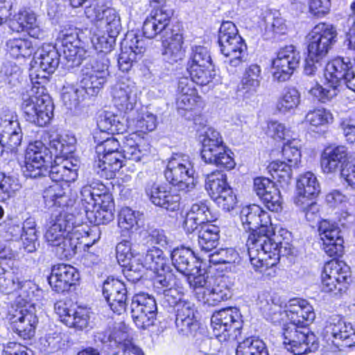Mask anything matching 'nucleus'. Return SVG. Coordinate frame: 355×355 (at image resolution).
Here are the masks:
<instances>
[{
  "instance_id": "nucleus-1",
  "label": "nucleus",
  "mask_w": 355,
  "mask_h": 355,
  "mask_svg": "<svg viewBox=\"0 0 355 355\" xmlns=\"http://www.w3.org/2000/svg\"><path fill=\"white\" fill-rule=\"evenodd\" d=\"M241 221L246 230L252 231L247 245L251 264L255 270L265 272L276 266L281 256L292 252L288 243H282L274 232L270 216L255 204L243 207Z\"/></svg>"
},
{
  "instance_id": "nucleus-2",
  "label": "nucleus",
  "mask_w": 355,
  "mask_h": 355,
  "mask_svg": "<svg viewBox=\"0 0 355 355\" xmlns=\"http://www.w3.org/2000/svg\"><path fill=\"white\" fill-rule=\"evenodd\" d=\"M60 57L55 46L47 44L35 52L31 61L29 76L33 87L23 94L21 109L28 121L40 127L49 123L53 116V103L45 94L44 84L58 68Z\"/></svg>"
},
{
  "instance_id": "nucleus-3",
  "label": "nucleus",
  "mask_w": 355,
  "mask_h": 355,
  "mask_svg": "<svg viewBox=\"0 0 355 355\" xmlns=\"http://www.w3.org/2000/svg\"><path fill=\"white\" fill-rule=\"evenodd\" d=\"M123 153L115 152L105 154L95 161L94 169L101 178L112 179L115 176L116 171L123 166V158L139 162L148 156L150 153L148 144L144 143L137 135L132 134L124 137L123 141Z\"/></svg>"
},
{
  "instance_id": "nucleus-4",
  "label": "nucleus",
  "mask_w": 355,
  "mask_h": 355,
  "mask_svg": "<svg viewBox=\"0 0 355 355\" xmlns=\"http://www.w3.org/2000/svg\"><path fill=\"white\" fill-rule=\"evenodd\" d=\"M267 320L273 323L288 322L305 327L312 322L315 314L313 306L306 300L294 298L290 300L284 306L272 302L263 308Z\"/></svg>"
},
{
  "instance_id": "nucleus-5",
  "label": "nucleus",
  "mask_w": 355,
  "mask_h": 355,
  "mask_svg": "<svg viewBox=\"0 0 355 355\" xmlns=\"http://www.w3.org/2000/svg\"><path fill=\"white\" fill-rule=\"evenodd\" d=\"M189 284L199 302L209 306H216L231 297L230 289L223 277L213 279L198 274L197 277H190Z\"/></svg>"
},
{
  "instance_id": "nucleus-6",
  "label": "nucleus",
  "mask_w": 355,
  "mask_h": 355,
  "mask_svg": "<svg viewBox=\"0 0 355 355\" xmlns=\"http://www.w3.org/2000/svg\"><path fill=\"white\" fill-rule=\"evenodd\" d=\"M220 52L230 58L229 63L236 67L245 60L247 46L239 35L236 26L230 21H223L218 31Z\"/></svg>"
},
{
  "instance_id": "nucleus-7",
  "label": "nucleus",
  "mask_w": 355,
  "mask_h": 355,
  "mask_svg": "<svg viewBox=\"0 0 355 355\" xmlns=\"http://www.w3.org/2000/svg\"><path fill=\"white\" fill-rule=\"evenodd\" d=\"M100 229L97 227L89 228L87 225H76L60 244L55 246V252L60 259H71L82 245L87 248L94 245L100 239Z\"/></svg>"
},
{
  "instance_id": "nucleus-8",
  "label": "nucleus",
  "mask_w": 355,
  "mask_h": 355,
  "mask_svg": "<svg viewBox=\"0 0 355 355\" xmlns=\"http://www.w3.org/2000/svg\"><path fill=\"white\" fill-rule=\"evenodd\" d=\"M283 324V344L287 351L295 355H302L315 352L318 348L315 335L300 325L282 322Z\"/></svg>"
},
{
  "instance_id": "nucleus-9",
  "label": "nucleus",
  "mask_w": 355,
  "mask_h": 355,
  "mask_svg": "<svg viewBox=\"0 0 355 355\" xmlns=\"http://www.w3.org/2000/svg\"><path fill=\"white\" fill-rule=\"evenodd\" d=\"M192 162L186 155L176 154L168 162L165 171L166 180L178 189L189 191L195 187Z\"/></svg>"
},
{
  "instance_id": "nucleus-10",
  "label": "nucleus",
  "mask_w": 355,
  "mask_h": 355,
  "mask_svg": "<svg viewBox=\"0 0 355 355\" xmlns=\"http://www.w3.org/2000/svg\"><path fill=\"white\" fill-rule=\"evenodd\" d=\"M241 314L236 307H227L213 313L211 326L216 337L226 340L236 339L242 328Z\"/></svg>"
},
{
  "instance_id": "nucleus-11",
  "label": "nucleus",
  "mask_w": 355,
  "mask_h": 355,
  "mask_svg": "<svg viewBox=\"0 0 355 355\" xmlns=\"http://www.w3.org/2000/svg\"><path fill=\"white\" fill-rule=\"evenodd\" d=\"M23 139L19 116L14 110L6 109L0 114V146L2 152L16 154Z\"/></svg>"
},
{
  "instance_id": "nucleus-12",
  "label": "nucleus",
  "mask_w": 355,
  "mask_h": 355,
  "mask_svg": "<svg viewBox=\"0 0 355 355\" xmlns=\"http://www.w3.org/2000/svg\"><path fill=\"white\" fill-rule=\"evenodd\" d=\"M205 188L211 198L225 211L234 209L237 203L236 196L227 182L226 175L220 171L207 174Z\"/></svg>"
},
{
  "instance_id": "nucleus-13",
  "label": "nucleus",
  "mask_w": 355,
  "mask_h": 355,
  "mask_svg": "<svg viewBox=\"0 0 355 355\" xmlns=\"http://www.w3.org/2000/svg\"><path fill=\"white\" fill-rule=\"evenodd\" d=\"M336 36V30L331 24H317L307 36L309 58L314 60L324 58L335 44Z\"/></svg>"
},
{
  "instance_id": "nucleus-14",
  "label": "nucleus",
  "mask_w": 355,
  "mask_h": 355,
  "mask_svg": "<svg viewBox=\"0 0 355 355\" xmlns=\"http://www.w3.org/2000/svg\"><path fill=\"white\" fill-rule=\"evenodd\" d=\"M51 158L49 148L42 141L37 140L30 142L25 153V175L32 178L46 175L47 164L51 162Z\"/></svg>"
},
{
  "instance_id": "nucleus-15",
  "label": "nucleus",
  "mask_w": 355,
  "mask_h": 355,
  "mask_svg": "<svg viewBox=\"0 0 355 355\" xmlns=\"http://www.w3.org/2000/svg\"><path fill=\"white\" fill-rule=\"evenodd\" d=\"M51 158L49 148L42 141L37 140L30 142L25 153V175L32 178L46 175L47 164L51 162Z\"/></svg>"
},
{
  "instance_id": "nucleus-16",
  "label": "nucleus",
  "mask_w": 355,
  "mask_h": 355,
  "mask_svg": "<svg viewBox=\"0 0 355 355\" xmlns=\"http://www.w3.org/2000/svg\"><path fill=\"white\" fill-rule=\"evenodd\" d=\"M176 106L178 112L189 120L202 107L201 98L197 94L192 81L187 77H182L178 81Z\"/></svg>"
},
{
  "instance_id": "nucleus-17",
  "label": "nucleus",
  "mask_w": 355,
  "mask_h": 355,
  "mask_svg": "<svg viewBox=\"0 0 355 355\" xmlns=\"http://www.w3.org/2000/svg\"><path fill=\"white\" fill-rule=\"evenodd\" d=\"M130 309L132 320L138 328L146 329L154 324L157 308L153 296L144 293L135 295Z\"/></svg>"
},
{
  "instance_id": "nucleus-18",
  "label": "nucleus",
  "mask_w": 355,
  "mask_h": 355,
  "mask_svg": "<svg viewBox=\"0 0 355 355\" xmlns=\"http://www.w3.org/2000/svg\"><path fill=\"white\" fill-rule=\"evenodd\" d=\"M350 276V268L343 261L327 262L322 273L321 289L335 295L346 289V281Z\"/></svg>"
},
{
  "instance_id": "nucleus-19",
  "label": "nucleus",
  "mask_w": 355,
  "mask_h": 355,
  "mask_svg": "<svg viewBox=\"0 0 355 355\" xmlns=\"http://www.w3.org/2000/svg\"><path fill=\"white\" fill-rule=\"evenodd\" d=\"M301 57L293 45L286 46L279 50L272 62V75L275 80L285 82L290 79L298 67Z\"/></svg>"
},
{
  "instance_id": "nucleus-20",
  "label": "nucleus",
  "mask_w": 355,
  "mask_h": 355,
  "mask_svg": "<svg viewBox=\"0 0 355 355\" xmlns=\"http://www.w3.org/2000/svg\"><path fill=\"white\" fill-rule=\"evenodd\" d=\"M109 60L105 54H98L97 58L89 65L81 71L82 83L89 86V92H100L109 76Z\"/></svg>"
},
{
  "instance_id": "nucleus-21",
  "label": "nucleus",
  "mask_w": 355,
  "mask_h": 355,
  "mask_svg": "<svg viewBox=\"0 0 355 355\" xmlns=\"http://www.w3.org/2000/svg\"><path fill=\"white\" fill-rule=\"evenodd\" d=\"M75 217L66 211L51 215L44 235L46 242L51 246L58 245L67 234L76 226Z\"/></svg>"
},
{
  "instance_id": "nucleus-22",
  "label": "nucleus",
  "mask_w": 355,
  "mask_h": 355,
  "mask_svg": "<svg viewBox=\"0 0 355 355\" xmlns=\"http://www.w3.org/2000/svg\"><path fill=\"white\" fill-rule=\"evenodd\" d=\"M54 309L60 321L67 327L80 331L92 328V313L89 309L85 307L70 309L67 304L62 301L57 302Z\"/></svg>"
},
{
  "instance_id": "nucleus-23",
  "label": "nucleus",
  "mask_w": 355,
  "mask_h": 355,
  "mask_svg": "<svg viewBox=\"0 0 355 355\" xmlns=\"http://www.w3.org/2000/svg\"><path fill=\"white\" fill-rule=\"evenodd\" d=\"M111 94L114 105L119 111L128 113L136 106L139 91L132 80L123 78L112 87Z\"/></svg>"
},
{
  "instance_id": "nucleus-24",
  "label": "nucleus",
  "mask_w": 355,
  "mask_h": 355,
  "mask_svg": "<svg viewBox=\"0 0 355 355\" xmlns=\"http://www.w3.org/2000/svg\"><path fill=\"white\" fill-rule=\"evenodd\" d=\"M146 268L152 270L155 275L154 285L159 288V285L168 286L173 280L170 272V266L168 259L162 250L153 247L148 250L144 257Z\"/></svg>"
},
{
  "instance_id": "nucleus-25",
  "label": "nucleus",
  "mask_w": 355,
  "mask_h": 355,
  "mask_svg": "<svg viewBox=\"0 0 355 355\" xmlns=\"http://www.w3.org/2000/svg\"><path fill=\"white\" fill-rule=\"evenodd\" d=\"M8 319L12 330L21 338L29 339L34 336L38 320L33 308L12 309L9 311Z\"/></svg>"
},
{
  "instance_id": "nucleus-26",
  "label": "nucleus",
  "mask_w": 355,
  "mask_h": 355,
  "mask_svg": "<svg viewBox=\"0 0 355 355\" xmlns=\"http://www.w3.org/2000/svg\"><path fill=\"white\" fill-rule=\"evenodd\" d=\"M145 193L149 200L155 206L174 211L179 209L180 196L175 190H167L160 184L150 182L145 187Z\"/></svg>"
},
{
  "instance_id": "nucleus-27",
  "label": "nucleus",
  "mask_w": 355,
  "mask_h": 355,
  "mask_svg": "<svg viewBox=\"0 0 355 355\" xmlns=\"http://www.w3.org/2000/svg\"><path fill=\"white\" fill-rule=\"evenodd\" d=\"M60 51L69 67L80 65L86 58L87 52L76 32L63 33L60 37Z\"/></svg>"
},
{
  "instance_id": "nucleus-28",
  "label": "nucleus",
  "mask_w": 355,
  "mask_h": 355,
  "mask_svg": "<svg viewBox=\"0 0 355 355\" xmlns=\"http://www.w3.org/2000/svg\"><path fill=\"white\" fill-rule=\"evenodd\" d=\"M103 295L114 313L121 315L125 311L127 288L123 282L108 277L103 283Z\"/></svg>"
},
{
  "instance_id": "nucleus-29",
  "label": "nucleus",
  "mask_w": 355,
  "mask_h": 355,
  "mask_svg": "<svg viewBox=\"0 0 355 355\" xmlns=\"http://www.w3.org/2000/svg\"><path fill=\"white\" fill-rule=\"evenodd\" d=\"M324 336L328 340L339 345L350 347L355 343V331L350 323H347L338 317L330 318L324 329Z\"/></svg>"
},
{
  "instance_id": "nucleus-30",
  "label": "nucleus",
  "mask_w": 355,
  "mask_h": 355,
  "mask_svg": "<svg viewBox=\"0 0 355 355\" xmlns=\"http://www.w3.org/2000/svg\"><path fill=\"white\" fill-rule=\"evenodd\" d=\"M318 232L322 241V249L330 257L340 255L343 251V239L335 223L327 220L320 221Z\"/></svg>"
},
{
  "instance_id": "nucleus-31",
  "label": "nucleus",
  "mask_w": 355,
  "mask_h": 355,
  "mask_svg": "<svg viewBox=\"0 0 355 355\" xmlns=\"http://www.w3.org/2000/svg\"><path fill=\"white\" fill-rule=\"evenodd\" d=\"M78 279L79 274L74 267L62 263L52 267L48 280L53 290L63 293L75 285Z\"/></svg>"
},
{
  "instance_id": "nucleus-32",
  "label": "nucleus",
  "mask_w": 355,
  "mask_h": 355,
  "mask_svg": "<svg viewBox=\"0 0 355 355\" xmlns=\"http://www.w3.org/2000/svg\"><path fill=\"white\" fill-rule=\"evenodd\" d=\"M175 309V326L180 334L190 336L198 329V321L196 318V309L195 304L185 299L180 302Z\"/></svg>"
},
{
  "instance_id": "nucleus-33",
  "label": "nucleus",
  "mask_w": 355,
  "mask_h": 355,
  "mask_svg": "<svg viewBox=\"0 0 355 355\" xmlns=\"http://www.w3.org/2000/svg\"><path fill=\"white\" fill-rule=\"evenodd\" d=\"M254 190L269 210L277 212L282 209L281 196L275 184L266 178L254 180Z\"/></svg>"
},
{
  "instance_id": "nucleus-34",
  "label": "nucleus",
  "mask_w": 355,
  "mask_h": 355,
  "mask_svg": "<svg viewBox=\"0 0 355 355\" xmlns=\"http://www.w3.org/2000/svg\"><path fill=\"white\" fill-rule=\"evenodd\" d=\"M70 189L67 183L63 184L54 182L47 187L43 193L46 207L51 208L58 207L62 208V211H67L74 200L69 196Z\"/></svg>"
},
{
  "instance_id": "nucleus-35",
  "label": "nucleus",
  "mask_w": 355,
  "mask_h": 355,
  "mask_svg": "<svg viewBox=\"0 0 355 355\" xmlns=\"http://www.w3.org/2000/svg\"><path fill=\"white\" fill-rule=\"evenodd\" d=\"M171 259L173 265L180 272L187 278L197 277L200 270L195 266L196 258L193 251L187 248L180 247L173 249L171 252Z\"/></svg>"
},
{
  "instance_id": "nucleus-36",
  "label": "nucleus",
  "mask_w": 355,
  "mask_h": 355,
  "mask_svg": "<svg viewBox=\"0 0 355 355\" xmlns=\"http://www.w3.org/2000/svg\"><path fill=\"white\" fill-rule=\"evenodd\" d=\"M320 191V187L316 176L311 172L303 173L297 180L294 202L296 205H302L306 203V200L314 199Z\"/></svg>"
},
{
  "instance_id": "nucleus-37",
  "label": "nucleus",
  "mask_w": 355,
  "mask_h": 355,
  "mask_svg": "<svg viewBox=\"0 0 355 355\" xmlns=\"http://www.w3.org/2000/svg\"><path fill=\"white\" fill-rule=\"evenodd\" d=\"M78 161L73 162L68 158H55L54 164L47 173L54 182L62 181L65 183L74 182L78 178Z\"/></svg>"
},
{
  "instance_id": "nucleus-38",
  "label": "nucleus",
  "mask_w": 355,
  "mask_h": 355,
  "mask_svg": "<svg viewBox=\"0 0 355 355\" xmlns=\"http://www.w3.org/2000/svg\"><path fill=\"white\" fill-rule=\"evenodd\" d=\"M105 198L114 202L108 189L99 180H92L83 186L80 191V200L82 205L94 206L96 203H104Z\"/></svg>"
},
{
  "instance_id": "nucleus-39",
  "label": "nucleus",
  "mask_w": 355,
  "mask_h": 355,
  "mask_svg": "<svg viewBox=\"0 0 355 355\" xmlns=\"http://www.w3.org/2000/svg\"><path fill=\"white\" fill-rule=\"evenodd\" d=\"M214 220L210 209L205 201H200L193 204L190 210L187 214L184 220V228L191 233L197 230L198 227Z\"/></svg>"
},
{
  "instance_id": "nucleus-40",
  "label": "nucleus",
  "mask_w": 355,
  "mask_h": 355,
  "mask_svg": "<svg viewBox=\"0 0 355 355\" xmlns=\"http://www.w3.org/2000/svg\"><path fill=\"white\" fill-rule=\"evenodd\" d=\"M171 19V12L162 9L157 10L153 15L146 19L143 24L144 35L149 39L155 37L158 35L162 37L168 33V25Z\"/></svg>"
},
{
  "instance_id": "nucleus-41",
  "label": "nucleus",
  "mask_w": 355,
  "mask_h": 355,
  "mask_svg": "<svg viewBox=\"0 0 355 355\" xmlns=\"http://www.w3.org/2000/svg\"><path fill=\"white\" fill-rule=\"evenodd\" d=\"M105 200L104 203H96L94 206L82 205L87 220L94 225L92 228L99 229L98 225L106 224L114 218V203L110 202L109 198H105Z\"/></svg>"
},
{
  "instance_id": "nucleus-42",
  "label": "nucleus",
  "mask_w": 355,
  "mask_h": 355,
  "mask_svg": "<svg viewBox=\"0 0 355 355\" xmlns=\"http://www.w3.org/2000/svg\"><path fill=\"white\" fill-rule=\"evenodd\" d=\"M347 150L345 146L327 148L321 157V167L324 173H332L342 169L347 163Z\"/></svg>"
},
{
  "instance_id": "nucleus-43",
  "label": "nucleus",
  "mask_w": 355,
  "mask_h": 355,
  "mask_svg": "<svg viewBox=\"0 0 355 355\" xmlns=\"http://www.w3.org/2000/svg\"><path fill=\"white\" fill-rule=\"evenodd\" d=\"M162 40L164 59L170 64L181 60L184 56L182 34L177 31L170 29L168 33L162 37Z\"/></svg>"
},
{
  "instance_id": "nucleus-44",
  "label": "nucleus",
  "mask_w": 355,
  "mask_h": 355,
  "mask_svg": "<svg viewBox=\"0 0 355 355\" xmlns=\"http://www.w3.org/2000/svg\"><path fill=\"white\" fill-rule=\"evenodd\" d=\"M201 157L205 162L212 164L218 167L228 170L235 166L234 159L227 153L225 146L222 144L203 146L201 150Z\"/></svg>"
},
{
  "instance_id": "nucleus-45",
  "label": "nucleus",
  "mask_w": 355,
  "mask_h": 355,
  "mask_svg": "<svg viewBox=\"0 0 355 355\" xmlns=\"http://www.w3.org/2000/svg\"><path fill=\"white\" fill-rule=\"evenodd\" d=\"M9 26L13 31H26L34 38H39L42 35L36 15L32 12H19L14 19L10 21Z\"/></svg>"
},
{
  "instance_id": "nucleus-46",
  "label": "nucleus",
  "mask_w": 355,
  "mask_h": 355,
  "mask_svg": "<svg viewBox=\"0 0 355 355\" xmlns=\"http://www.w3.org/2000/svg\"><path fill=\"white\" fill-rule=\"evenodd\" d=\"M76 138L67 134L49 136V153L55 158H68L75 150Z\"/></svg>"
},
{
  "instance_id": "nucleus-47",
  "label": "nucleus",
  "mask_w": 355,
  "mask_h": 355,
  "mask_svg": "<svg viewBox=\"0 0 355 355\" xmlns=\"http://www.w3.org/2000/svg\"><path fill=\"white\" fill-rule=\"evenodd\" d=\"M262 79L261 67L257 64H251L245 69L241 79V89L247 97H249L257 92Z\"/></svg>"
},
{
  "instance_id": "nucleus-48",
  "label": "nucleus",
  "mask_w": 355,
  "mask_h": 355,
  "mask_svg": "<svg viewBox=\"0 0 355 355\" xmlns=\"http://www.w3.org/2000/svg\"><path fill=\"white\" fill-rule=\"evenodd\" d=\"M89 86H84L80 77L78 86H69L64 88L62 93V101L68 109L72 110L78 106L80 102L83 101L87 96H96L99 92L90 94Z\"/></svg>"
},
{
  "instance_id": "nucleus-49",
  "label": "nucleus",
  "mask_w": 355,
  "mask_h": 355,
  "mask_svg": "<svg viewBox=\"0 0 355 355\" xmlns=\"http://www.w3.org/2000/svg\"><path fill=\"white\" fill-rule=\"evenodd\" d=\"M198 241L202 251L211 252L218 244L219 227L212 223H205L198 227Z\"/></svg>"
},
{
  "instance_id": "nucleus-50",
  "label": "nucleus",
  "mask_w": 355,
  "mask_h": 355,
  "mask_svg": "<svg viewBox=\"0 0 355 355\" xmlns=\"http://www.w3.org/2000/svg\"><path fill=\"white\" fill-rule=\"evenodd\" d=\"M127 125L132 130L146 133L154 130L157 125V116L146 109H142L136 117H128Z\"/></svg>"
},
{
  "instance_id": "nucleus-51",
  "label": "nucleus",
  "mask_w": 355,
  "mask_h": 355,
  "mask_svg": "<svg viewBox=\"0 0 355 355\" xmlns=\"http://www.w3.org/2000/svg\"><path fill=\"white\" fill-rule=\"evenodd\" d=\"M301 103L300 92L294 87H285L279 97L276 107L282 114L295 112Z\"/></svg>"
},
{
  "instance_id": "nucleus-52",
  "label": "nucleus",
  "mask_w": 355,
  "mask_h": 355,
  "mask_svg": "<svg viewBox=\"0 0 355 355\" xmlns=\"http://www.w3.org/2000/svg\"><path fill=\"white\" fill-rule=\"evenodd\" d=\"M5 49L7 54L16 59L30 57L34 51L32 42L25 37L8 39L6 42Z\"/></svg>"
},
{
  "instance_id": "nucleus-53",
  "label": "nucleus",
  "mask_w": 355,
  "mask_h": 355,
  "mask_svg": "<svg viewBox=\"0 0 355 355\" xmlns=\"http://www.w3.org/2000/svg\"><path fill=\"white\" fill-rule=\"evenodd\" d=\"M96 26L103 32L119 34L121 29V17L115 9L105 8Z\"/></svg>"
},
{
  "instance_id": "nucleus-54",
  "label": "nucleus",
  "mask_w": 355,
  "mask_h": 355,
  "mask_svg": "<svg viewBox=\"0 0 355 355\" xmlns=\"http://www.w3.org/2000/svg\"><path fill=\"white\" fill-rule=\"evenodd\" d=\"M171 285V282L168 286L159 285V288L157 286L155 287L157 289V295L163 304L175 308L180 302L185 300L184 293L182 288L169 287Z\"/></svg>"
},
{
  "instance_id": "nucleus-55",
  "label": "nucleus",
  "mask_w": 355,
  "mask_h": 355,
  "mask_svg": "<svg viewBox=\"0 0 355 355\" xmlns=\"http://www.w3.org/2000/svg\"><path fill=\"white\" fill-rule=\"evenodd\" d=\"M209 261L214 265L230 264V270L235 271L236 264L241 261V257L234 249H220L208 255Z\"/></svg>"
},
{
  "instance_id": "nucleus-56",
  "label": "nucleus",
  "mask_w": 355,
  "mask_h": 355,
  "mask_svg": "<svg viewBox=\"0 0 355 355\" xmlns=\"http://www.w3.org/2000/svg\"><path fill=\"white\" fill-rule=\"evenodd\" d=\"M292 167L293 166L285 162L275 161L268 165V170L272 178L284 187L290 182Z\"/></svg>"
},
{
  "instance_id": "nucleus-57",
  "label": "nucleus",
  "mask_w": 355,
  "mask_h": 355,
  "mask_svg": "<svg viewBox=\"0 0 355 355\" xmlns=\"http://www.w3.org/2000/svg\"><path fill=\"white\" fill-rule=\"evenodd\" d=\"M21 239L24 248L28 252H33L36 249L37 234L36 231V223L33 218H27L23 223Z\"/></svg>"
},
{
  "instance_id": "nucleus-58",
  "label": "nucleus",
  "mask_w": 355,
  "mask_h": 355,
  "mask_svg": "<svg viewBox=\"0 0 355 355\" xmlns=\"http://www.w3.org/2000/svg\"><path fill=\"white\" fill-rule=\"evenodd\" d=\"M343 57H337L329 62L325 67L324 77L331 86L338 87L343 80L342 67H343Z\"/></svg>"
},
{
  "instance_id": "nucleus-59",
  "label": "nucleus",
  "mask_w": 355,
  "mask_h": 355,
  "mask_svg": "<svg viewBox=\"0 0 355 355\" xmlns=\"http://www.w3.org/2000/svg\"><path fill=\"white\" fill-rule=\"evenodd\" d=\"M236 355H268L265 343L254 338H248L237 346Z\"/></svg>"
},
{
  "instance_id": "nucleus-60",
  "label": "nucleus",
  "mask_w": 355,
  "mask_h": 355,
  "mask_svg": "<svg viewBox=\"0 0 355 355\" xmlns=\"http://www.w3.org/2000/svg\"><path fill=\"white\" fill-rule=\"evenodd\" d=\"M119 34L103 32L98 29L92 38V42L98 54H105L110 52L115 44L116 37Z\"/></svg>"
},
{
  "instance_id": "nucleus-61",
  "label": "nucleus",
  "mask_w": 355,
  "mask_h": 355,
  "mask_svg": "<svg viewBox=\"0 0 355 355\" xmlns=\"http://www.w3.org/2000/svg\"><path fill=\"white\" fill-rule=\"evenodd\" d=\"M187 70L191 76L189 80L192 81L193 84L196 83L200 85H206L211 81L215 76L212 65L188 66Z\"/></svg>"
},
{
  "instance_id": "nucleus-62",
  "label": "nucleus",
  "mask_w": 355,
  "mask_h": 355,
  "mask_svg": "<svg viewBox=\"0 0 355 355\" xmlns=\"http://www.w3.org/2000/svg\"><path fill=\"white\" fill-rule=\"evenodd\" d=\"M21 188L18 180L0 172V202H5Z\"/></svg>"
},
{
  "instance_id": "nucleus-63",
  "label": "nucleus",
  "mask_w": 355,
  "mask_h": 355,
  "mask_svg": "<svg viewBox=\"0 0 355 355\" xmlns=\"http://www.w3.org/2000/svg\"><path fill=\"white\" fill-rule=\"evenodd\" d=\"M42 349L46 354L54 353L62 349L65 343L61 333L53 332L46 334L40 339Z\"/></svg>"
},
{
  "instance_id": "nucleus-64",
  "label": "nucleus",
  "mask_w": 355,
  "mask_h": 355,
  "mask_svg": "<svg viewBox=\"0 0 355 355\" xmlns=\"http://www.w3.org/2000/svg\"><path fill=\"white\" fill-rule=\"evenodd\" d=\"M307 89L314 100L324 103L330 101L337 95V87L330 85L324 87L316 83L314 86Z\"/></svg>"
}]
</instances>
